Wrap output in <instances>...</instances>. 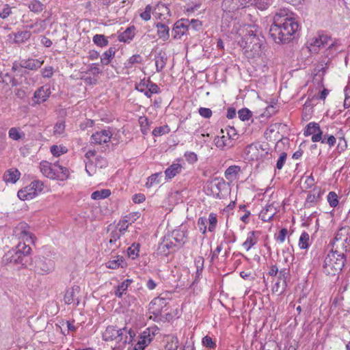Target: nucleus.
Instances as JSON below:
<instances>
[{"label": "nucleus", "mask_w": 350, "mask_h": 350, "mask_svg": "<svg viewBox=\"0 0 350 350\" xmlns=\"http://www.w3.org/2000/svg\"><path fill=\"white\" fill-rule=\"evenodd\" d=\"M299 25L295 18L287 19L278 25H271L269 36L276 43H284L291 40V36L298 30Z\"/></svg>", "instance_id": "f257e3e1"}, {"label": "nucleus", "mask_w": 350, "mask_h": 350, "mask_svg": "<svg viewBox=\"0 0 350 350\" xmlns=\"http://www.w3.org/2000/svg\"><path fill=\"white\" fill-rule=\"evenodd\" d=\"M31 247L25 242H19L15 248L7 252L3 256V262L5 264L25 265L27 258L30 254Z\"/></svg>", "instance_id": "f03ea898"}, {"label": "nucleus", "mask_w": 350, "mask_h": 350, "mask_svg": "<svg viewBox=\"0 0 350 350\" xmlns=\"http://www.w3.org/2000/svg\"><path fill=\"white\" fill-rule=\"evenodd\" d=\"M345 256L343 253L334 251L333 249L326 256L323 266V272L326 275H335L340 273L345 265Z\"/></svg>", "instance_id": "7ed1b4c3"}, {"label": "nucleus", "mask_w": 350, "mask_h": 350, "mask_svg": "<svg viewBox=\"0 0 350 350\" xmlns=\"http://www.w3.org/2000/svg\"><path fill=\"white\" fill-rule=\"evenodd\" d=\"M340 43L338 40L332 41L331 36L326 34H319L313 38L310 44L309 50L312 53H318L319 49L328 46L329 49H336Z\"/></svg>", "instance_id": "20e7f679"}, {"label": "nucleus", "mask_w": 350, "mask_h": 350, "mask_svg": "<svg viewBox=\"0 0 350 350\" xmlns=\"http://www.w3.org/2000/svg\"><path fill=\"white\" fill-rule=\"evenodd\" d=\"M43 183L34 180L31 184L18 191L17 196L22 200H29L36 197L43 190Z\"/></svg>", "instance_id": "39448f33"}, {"label": "nucleus", "mask_w": 350, "mask_h": 350, "mask_svg": "<svg viewBox=\"0 0 350 350\" xmlns=\"http://www.w3.org/2000/svg\"><path fill=\"white\" fill-rule=\"evenodd\" d=\"M290 278V271L288 268H284L280 270L278 275V280L272 288L273 293H278L280 295L284 293L287 286L286 280Z\"/></svg>", "instance_id": "423d86ee"}, {"label": "nucleus", "mask_w": 350, "mask_h": 350, "mask_svg": "<svg viewBox=\"0 0 350 350\" xmlns=\"http://www.w3.org/2000/svg\"><path fill=\"white\" fill-rule=\"evenodd\" d=\"M55 269V262L51 259L39 257L35 260V271L44 275L52 272Z\"/></svg>", "instance_id": "0eeeda50"}, {"label": "nucleus", "mask_w": 350, "mask_h": 350, "mask_svg": "<svg viewBox=\"0 0 350 350\" xmlns=\"http://www.w3.org/2000/svg\"><path fill=\"white\" fill-rule=\"evenodd\" d=\"M169 299H170V297H163L162 296L155 297L149 304V312L158 317L168 304Z\"/></svg>", "instance_id": "6e6552de"}, {"label": "nucleus", "mask_w": 350, "mask_h": 350, "mask_svg": "<svg viewBox=\"0 0 350 350\" xmlns=\"http://www.w3.org/2000/svg\"><path fill=\"white\" fill-rule=\"evenodd\" d=\"M124 330H120L116 327L108 326L103 333V339L105 341H113L120 343L122 339V333Z\"/></svg>", "instance_id": "1a4fd4ad"}, {"label": "nucleus", "mask_w": 350, "mask_h": 350, "mask_svg": "<svg viewBox=\"0 0 350 350\" xmlns=\"http://www.w3.org/2000/svg\"><path fill=\"white\" fill-rule=\"evenodd\" d=\"M304 135H312V141L313 142H318L321 139L323 132L320 128L319 124L312 122L307 124L304 131Z\"/></svg>", "instance_id": "9d476101"}, {"label": "nucleus", "mask_w": 350, "mask_h": 350, "mask_svg": "<svg viewBox=\"0 0 350 350\" xmlns=\"http://www.w3.org/2000/svg\"><path fill=\"white\" fill-rule=\"evenodd\" d=\"M265 149L259 143H253L248 145L245 149V153L251 160H258L262 157Z\"/></svg>", "instance_id": "9b49d317"}, {"label": "nucleus", "mask_w": 350, "mask_h": 350, "mask_svg": "<svg viewBox=\"0 0 350 350\" xmlns=\"http://www.w3.org/2000/svg\"><path fill=\"white\" fill-rule=\"evenodd\" d=\"M112 133L109 130H101L93 133L91 136V144L100 145L109 142L111 138Z\"/></svg>", "instance_id": "f8f14e48"}, {"label": "nucleus", "mask_w": 350, "mask_h": 350, "mask_svg": "<svg viewBox=\"0 0 350 350\" xmlns=\"http://www.w3.org/2000/svg\"><path fill=\"white\" fill-rule=\"evenodd\" d=\"M113 226L112 225H109L107 228V231L111 232L109 234V239L107 243V247L109 250L111 251H114L116 249L118 248L121 245V242L120 239L122 234L118 231H116L113 229Z\"/></svg>", "instance_id": "ddd939ff"}, {"label": "nucleus", "mask_w": 350, "mask_h": 350, "mask_svg": "<svg viewBox=\"0 0 350 350\" xmlns=\"http://www.w3.org/2000/svg\"><path fill=\"white\" fill-rule=\"evenodd\" d=\"M176 244L174 243L170 237H164L163 240L158 245V252L165 256L168 255L170 252L175 250Z\"/></svg>", "instance_id": "4468645a"}, {"label": "nucleus", "mask_w": 350, "mask_h": 350, "mask_svg": "<svg viewBox=\"0 0 350 350\" xmlns=\"http://www.w3.org/2000/svg\"><path fill=\"white\" fill-rule=\"evenodd\" d=\"M189 25H188V21H177L173 27L172 33H174V38L180 39L181 36L187 33Z\"/></svg>", "instance_id": "2eb2a0df"}, {"label": "nucleus", "mask_w": 350, "mask_h": 350, "mask_svg": "<svg viewBox=\"0 0 350 350\" xmlns=\"http://www.w3.org/2000/svg\"><path fill=\"white\" fill-rule=\"evenodd\" d=\"M29 227L25 223H21L16 228L15 233L19 239L27 242H32V234L29 231Z\"/></svg>", "instance_id": "dca6fc26"}, {"label": "nucleus", "mask_w": 350, "mask_h": 350, "mask_svg": "<svg viewBox=\"0 0 350 350\" xmlns=\"http://www.w3.org/2000/svg\"><path fill=\"white\" fill-rule=\"evenodd\" d=\"M51 94L49 88L42 86L39 88L34 93L33 100L36 104H40L47 100Z\"/></svg>", "instance_id": "f3484780"}, {"label": "nucleus", "mask_w": 350, "mask_h": 350, "mask_svg": "<svg viewBox=\"0 0 350 350\" xmlns=\"http://www.w3.org/2000/svg\"><path fill=\"white\" fill-rule=\"evenodd\" d=\"M43 64L44 60L29 58L27 59H23L21 61V67L31 70H36L40 68Z\"/></svg>", "instance_id": "a211bd4d"}, {"label": "nucleus", "mask_w": 350, "mask_h": 350, "mask_svg": "<svg viewBox=\"0 0 350 350\" xmlns=\"http://www.w3.org/2000/svg\"><path fill=\"white\" fill-rule=\"evenodd\" d=\"M21 172L16 168L7 170L3 176V180L8 184H14L20 178Z\"/></svg>", "instance_id": "6ab92c4d"}, {"label": "nucleus", "mask_w": 350, "mask_h": 350, "mask_svg": "<svg viewBox=\"0 0 350 350\" xmlns=\"http://www.w3.org/2000/svg\"><path fill=\"white\" fill-rule=\"evenodd\" d=\"M241 5H254L258 9L265 10L271 4L273 0H239Z\"/></svg>", "instance_id": "aec40b11"}, {"label": "nucleus", "mask_w": 350, "mask_h": 350, "mask_svg": "<svg viewBox=\"0 0 350 350\" xmlns=\"http://www.w3.org/2000/svg\"><path fill=\"white\" fill-rule=\"evenodd\" d=\"M54 176L53 179L64 180L69 176V170L68 168L59 165L57 163H54Z\"/></svg>", "instance_id": "412c9836"}, {"label": "nucleus", "mask_w": 350, "mask_h": 350, "mask_svg": "<svg viewBox=\"0 0 350 350\" xmlns=\"http://www.w3.org/2000/svg\"><path fill=\"white\" fill-rule=\"evenodd\" d=\"M80 288L78 286H74L66 291L64 300L65 304H71L77 299V295L79 293Z\"/></svg>", "instance_id": "4be33fe9"}, {"label": "nucleus", "mask_w": 350, "mask_h": 350, "mask_svg": "<svg viewBox=\"0 0 350 350\" xmlns=\"http://www.w3.org/2000/svg\"><path fill=\"white\" fill-rule=\"evenodd\" d=\"M135 28L134 26L127 27L124 31L118 35V39L120 42L130 43L135 37Z\"/></svg>", "instance_id": "5701e85b"}, {"label": "nucleus", "mask_w": 350, "mask_h": 350, "mask_svg": "<svg viewBox=\"0 0 350 350\" xmlns=\"http://www.w3.org/2000/svg\"><path fill=\"white\" fill-rule=\"evenodd\" d=\"M40 170L42 174L46 177L53 179L54 176V164H51V163L46 161H42L40 163Z\"/></svg>", "instance_id": "b1692460"}, {"label": "nucleus", "mask_w": 350, "mask_h": 350, "mask_svg": "<svg viewBox=\"0 0 350 350\" xmlns=\"http://www.w3.org/2000/svg\"><path fill=\"white\" fill-rule=\"evenodd\" d=\"M293 18L288 16V9L284 8L278 11L273 16V23L271 25H278L287 21V19Z\"/></svg>", "instance_id": "393cba45"}, {"label": "nucleus", "mask_w": 350, "mask_h": 350, "mask_svg": "<svg viewBox=\"0 0 350 350\" xmlns=\"http://www.w3.org/2000/svg\"><path fill=\"white\" fill-rule=\"evenodd\" d=\"M156 70L160 72L165 67L167 61V57L164 52H159L154 56Z\"/></svg>", "instance_id": "a878e982"}, {"label": "nucleus", "mask_w": 350, "mask_h": 350, "mask_svg": "<svg viewBox=\"0 0 350 350\" xmlns=\"http://www.w3.org/2000/svg\"><path fill=\"white\" fill-rule=\"evenodd\" d=\"M182 165L178 163H173L165 171V174L167 178L172 179L176 175L180 174L182 171Z\"/></svg>", "instance_id": "bb28decb"}, {"label": "nucleus", "mask_w": 350, "mask_h": 350, "mask_svg": "<svg viewBox=\"0 0 350 350\" xmlns=\"http://www.w3.org/2000/svg\"><path fill=\"white\" fill-rule=\"evenodd\" d=\"M171 237L177 244L182 245L185 243L187 239L186 231L182 229L174 230L172 232Z\"/></svg>", "instance_id": "cd10ccee"}, {"label": "nucleus", "mask_w": 350, "mask_h": 350, "mask_svg": "<svg viewBox=\"0 0 350 350\" xmlns=\"http://www.w3.org/2000/svg\"><path fill=\"white\" fill-rule=\"evenodd\" d=\"M156 27L157 28V35L159 38L162 39L163 41L167 40L170 38L169 27L161 23H157Z\"/></svg>", "instance_id": "c85d7f7f"}, {"label": "nucleus", "mask_w": 350, "mask_h": 350, "mask_svg": "<svg viewBox=\"0 0 350 350\" xmlns=\"http://www.w3.org/2000/svg\"><path fill=\"white\" fill-rule=\"evenodd\" d=\"M116 48L115 47H109V49L105 51L100 57V62L103 65H108L111 59L114 57L116 54Z\"/></svg>", "instance_id": "c756f323"}, {"label": "nucleus", "mask_w": 350, "mask_h": 350, "mask_svg": "<svg viewBox=\"0 0 350 350\" xmlns=\"http://www.w3.org/2000/svg\"><path fill=\"white\" fill-rule=\"evenodd\" d=\"M246 44H248L247 47H250V44L258 46L260 47L259 38L257 36L256 33L253 30L247 31V35L245 36Z\"/></svg>", "instance_id": "7c9ffc66"}, {"label": "nucleus", "mask_w": 350, "mask_h": 350, "mask_svg": "<svg viewBox=\"0 0 350 350\" xmlns=\"http://www.w3.org/2000/svg\"><path fill=\"white\" fill-rule=\"evenodd\" d=\"M120 330H124V333L122 332V339L120 340V342L122 343V345L126 344H130L133 340V338L135 336V332L133 331L131 329H128L126 327H124L122 329H120Z\"/></svg>", "instance_id": "2f4dec72"}, {"label": "nucleus", "mask_w": 350, "mask_h": 350, "mask_svg": "<svg viewBox=\"0 0 350 350\" xmlns=\"http://www.w3.org/2000/svg\"><path fill=\"white\" fill-rule=\"evenodd\" d=\"M275 215V208L270 205L261 211L259 216L264 221H269Z\"/></svg>", "instance_id": "473e14b6"}, {"label": "nucleus", "mask_w": 350, "mask_h": 350, "mask_svg": "<svg viewBox=\"0 0 350 350\" xmlns=\"http://www.w3.org/2000/svg\"><path fill=\"white\" fill-rule=\"evenodd\" d=\"M241 172V167L238 165H231L225 171V177L228 180L236 178L237 175Z\"/></svg>", "instance_id": "72a5a7b5"}, {"label": "nucleus", "mask_w": 350, "mask_h": 350, "mask_svg": "<svg viewBox=\"0 0 350 350\" xmlns=\"http://www.w3.org/2000/svg\"><path fill=\"white\" fill-rule=\"evenodd\" d=\"M125 265L123 257L120 256H117L116 259L110 260L106 263L107 267L111 269H118L120 267H124Z\"/></svg>", "instance_id": "f704fd0d"}, {"label": "nucleus", "mask_w": 350, "mask_h": 350, "mask_svg": "<svg viewBox=\"0 0 350 350\" xmlns=\"http://www.w3.org/2000/svg\"><path fill=\"white\" fill-rule=\"evenodd\" d=\"M350 232V228L349 227H342L337 232L335 237H334V241H342L347 242V235L349 234ZM333 245L335 244V242L332 243Z\"/></svg>", "instance_id": "c9c22d12"}, {"label": "nucleus", "mask_w": 350, "mask_h": 350, "mask_svg": "<svg viewBox=\"0 0 350 350\" xmlns=\"http://www.w3.org/2000/svg\"><path fill=\"white\" fill-rule=\"evenodd\" d=\"M256 243L257 240L255 237V232L252 231L248 233L247 239L242 245L247 251H249Z\"/></svg>", "instance_id": "e433bc0d"}, {"label": "nucleus", "mask_w": 350, "mask_h": 350, "mask_svg": "<svg viewBox=\"0 0 350 350\" xmlns=\"http://www.w3.org/2000/svg\"><path fill=\"white\" fill-rule=\"evenodd\" d=\"M93 42L100 47H105L109 44L108 38L103 34H96L92 38Z\"/></svg>", "instance_id": "4c0bfd02"}, {"label": "nucleus", "mask_w": 350, "mask_h": 350, "mask_svg": "<svg viewBox=\"0 0 350 350\" xmlns=\"http://www.w3.org/2000/svg\"><path fill=\"white\" fill-rule=\"evenodd\" d=\"M31 35V33L29 31H18L14 33V42L23 43L30 38Z\"/></svg>", "instance_id": "58836bf2"}, {"label": "nucleus", "mask_w": 350, "mask_h": 350, "mask_svg": "<svg viewBox=\"0 0 350 350\" xmlns=\"http://www.w3.org/2000/svg\"><path fill=\"white\" fill-rule=\"evenodd\" d=\"M143 61L142 57L139 55H133L130 57L124 63V67L126 68H131L135 64H141Z\"/></svg>", "instance_id": "ea45409f"}, {"label": "nucleus", "mask_w": 350, "mask_h": 350, "mask_svg": "<svg viewBox=\"0 0 350 350\" xmlns=\"http://www.w3.org/2000/svg\"><path fill=\"white\" fill-rule=\"evenodd\" d=\"M178 340L176 336H168L165 348L166 350H177L178 348Z\"/></svg>", "instance_id": "a19ab883"}, {"label": "nucleus", "mask_w": 350, "mask_h": 350, "mask_svg": "<svg viewBox=\"0 0 350 350\" xmlns=\"http://www.w3.org/2000/svg\"><path fill=\"white\" fill-rule=\"evenodd\" d=\"M310 246V236L308 232H303L299 239V247L300 249L306 250Z\"/></svg>", "instance_id": "79ce46f5"}, {"label": "nucleus", "mask_w": 350, "mask_h": 350, "mask_svg": "<svg viewBox=\"0 0 350 350\" xmlns=\"http://www.w3.org/2000/svg\"><path fill=\"white\" fill-rule=\"evenodd\" d=\"M111 194V191L109 189H101V190H97L94 191L92 195L91 198L93 200H101L105 199L107 197H109Z\"/></svg>", "instance_id": "37998d69"}, {"label": "nucleus", "mask_w": 350, "mask_h": 350, "mask_svg": "<svg viewBox=\"0 0 350 350\" xmlns=\"http://www.w3.org/2000/svg\"><path fill=\"white\" fill-rule=\"evenodd\" d=\"M159 92L160 88L156 83L150 81V82L148 83V88L145 91L144 95L148 98H150L152 94H159Z\"/></svg>", "instance_id": "c03bdc74"}, {"label": "nucleus", "mask_w": 350, "mask_h": 350, "mask_svg": "<svg viewBox=\"0 0 350 350\" xmlns=\"http://www.w3.org/2000/svg\"><path fill=\"white\" fill-rule=\"evenodd\" d=\"M230 137H226L224 135L221 137H216L214 139L215 146L219 148H223L225 146H230Z\"/></svg>", "instance_id": "a18cd8bd"}, {"label": "nucleus", "mask_w": 350, "mask_h": 350, "mask_svg": "<svg viewBox=\"0 0 350 350\" xmlns=\"http://www.w3.org/2000/svg\"><path fill=\"white\" fill-rule=\"evenodd\" d=\"M139 247H140L139 243H133L131 247H129L127 249V254H128L129 257L132 259H135L139 255Z\"/></svg>", "instance_id": "49530a36"}, {"label": "nucleus", "mask_w": 350, "mask_h": 350, "mask_svg": "<svg viewBox=\"0 0 350 350\" xmlns=\"http://www.w3.org/2000/svg\"><path fill=\"white\" fill-rule=\"evenodd\" d=\"M9 137L13 140H18L25 136V134L20 132L19 129L16 127H12L8 132Z\"/></svg>", "instance_id": "de8ad7c7"}, {"label": "nucleus", "mask_w": 350, "mask_h": 350, "mask_svg": "<svg viewBox=\"0 0 350 350\" xmlns=\"http://www.w3.org/2000/svg\"><path fill=\"white\" fill-rule=\"evenodd\" d=\"M207 221H208V231L213 232L217 224V215L215 213H211L208 215V219Z\"/></svg>", "instance_id": "09e8293b"}, {"label": "nucleus", "mask_w": 350, "mask_h": 350, "mask_svg": "<svg viewBox=\"0 0 350 350\" xmlns=\"http://www.w3.org/2000/svg\"><path fill=\"white\" fill-rule=\"evenodd\" d=\"M150 340L151 339L149 338V335L148 336H144L142 340L137 342L133 350H144Z\"/></svg>", "instance_id": "8fccbe9b"}, {"label": "nucleus", "mask_w": 350, "mask_h": 350, "mask_svg": "<svg viewBox=\"0 0 350 350\" xmlns=\"http://www.w3.org/2000/svg\"><path fill=\"white\" fill-rule=\"evenodd\" d=\"M51 152L55 157H59L67 152V149L64 146L53 145L51 147Z\"/></svg>", "instance_id": "3c124183"}, {"label": "nucleus", "mask_w": 350, "mask_h": 350, "mask_svg": "<svg viewBox=\"0 0 350 350\" xmlns=\"http://www.w3.org/2000/svg\"><path fill=\"white\" fill-rule=\"evenodd\" d=\"M29 8L33 12H41L44 10V5L39 1L34 0L29 4Z\"/></svg>", "instance_id": "603ef678"}, {"label": "nucleus", "mask_w": 350, "mask_h": 350, "mask_svg": "<svg viewBox=\"0 0 350 350\" xmlns=\"http://www.w3.org/2000/svg\"><path fill=\"white\" fill-rule=\"evenodd\" d=\"M12 8H11L10 5H3V8L0 9V18L5 19L9 17L12 14Z\"/></svg>", "instance_id": "864d4df0"}, {"label": "nucleus", "mask_w": 350, "mask_h": 350, "mask_svg": "<svg viewBox=\"0 0 350 350\" xmlns=\"http://www.w3.org/2000/svg\"><path fill=\"white\" fill-rule=\"evenodd\" d=\"M161 177V173H156L148 177L146 185L148 187H150L155 184L159 183V178Z\"/></svg>", "instance_id": "5fc2aeb1"}, {"label": "nucleus", "mask_w": 350, "mask_h": 350, "mask_svg": "<svg viewBox=\"0 0 350 350\" xmlns=\"http://www.w3.org/2000/svg\"><path fill=\"white\" fill-rule=\"evenodd\" d=\"M327 201L331 207H336L338 204L337 194L334 191H330L327 195Z\"/></svg>", "instance_id": "6e6d98bb"}, {"label": "nucleus", "mask_w": 350, "mask_h": 350, "mask_svg": "<svg viewBox=\"0 0 350 350\" xmlns=\"http://www.w3.org/2000/svg\"><path fill=\"white\" fill-rule=\"evenodd\" d=\"M238 116L242 121L248 120L252 117L251 111L246 108L241 109L238 111Z\"/></svg>", "instance_id": "4d7b16f0"}, {"label": "nucleus", "mask_w": 350, "mask_h": 350, "mask_svg": "<svg viewBox=\"0 0 350 350\" xmlns=\"http://www.w3.org/2000/svg\"><path fill=\"white\" fill-rule=\"evenodd\" d=\"M336 137L334 135H325L323 137L321 136L320 142L323 144H327L329 148L334 146L336 144Z\"/></svg>", "instance_id": "13d9d810"}, {"label": "nucleus", "mask_w": 350, "mask_h": 350, "mask_svg": "<svg viewBox=\"0 0 350 350\" xmlns=\"http://www.w3.org/2000/svg\"><path fill=\"white\" fill-rule=\"evenodd\" d=\"M128 221L127 220H122L120 221V222L118 224L117 227L113 226V230L116 231H118L120 232V234L123 235L125 232L126 231L129 225L127 224Z\"/></svg>", "instance_id": "bf43d9fd"}, {"label": "nucleus", "mask_w": 350, "mask_h": 350, "mask_svg": "<svg viewBox=\"0 0 350 350\" xmlns=\"http://www.w3.org/2000/svg\"><path fill=\"white\" fill-rule=\"evenodd\" d=\"M128 288L126 287V284H124V283H120L117 286L116 288L114 294L118 297H122L124 294L126 293V290Z\"/></svg>", "instance_id": "052dcab7"}, {"label": "nucleus", "mask_w": 350, "mask_h": 350, "mask_svg": "<svg viewBox=\"0 0 350 350\" xmlns=\"http://www.w3.org/2000/svg\"><path fill=\"white\" fill-rule=\"evenodd\" d=\"M170 131V129L167 126L156 127L152 132V135L155 137L163 135L167 133Z\"/></svg>", "instance_id": "680f3d73"}, {"label": "nucleus", "mask_w": 350, "mask_h": 350, "mask_svg": "<svg viewBox=\"0 0 350 350\" xmlns=\"http://www.w3.org/2000/svg\"><path fill=\"white\" fill-rule=\"evenodd\" d=\"M207 223H208L207 219L204 217H201L198 220V226L199 227V230L204 234L206 232Z\"/></svg>", "instance_id": "e2e57ef3"}, {"label": "nucleus", "mask_w": 350, "mask_h": 350, "mask_svg": "<svg viewBox=\"0 0 350 350\" xmlns=\"http://www.w3.org/2000/svg\"><path fill=\"white\" fill-rule=\"evenodd\" d=\"M203 346L209 348L214 349L216 347L215 342L209 336H206L202 338Z\"/></svg>", "instance_id": "0e129e2a"}, {"label": "nucleus", "mask_w": 350, "mask_h": 350, "mask_svg": "<svg viewBox=\"0 0 350 350\" xmlns=\"http://www.w3.org/2000/svg\"><path fill=\"white\" fill-rule=\"evenodd\" d=\"M185 157L187 161L189 163H194L198 161V156L193 152H186L185 153Z\"/></svg>", "instance_id": "69168bd1"}, {"label": "nucleus", "mask_w": 350, "mask_h": 350, "mask_svg": "<svg viewBox=\"0 0 350 350\" xmlns=\"http://www.w3.org/2000/svg\"><path fill=\"white\" fill-rule=\"evenodd\" d=\"M151 11L152 7L150 5H146L145 10L141 13L140 17L146 21H149L151 18Z\"/></svg>", "instance_id": "338daca9"}, {"label": "nucleus", "mask_w": 350, "mask_h": 350, "mask_svg": "<svg viewBox=\"0 0 350 350\" xmlns=\"http://www.w3.org/2000/svg\"><path fill=\"white\" fill-rule=\"evenodd\" d=\"M53 133L55 135H62L65 129V124L64 122H57L55 124L53 128Z\"/></svg>", "instance_id": "774afa93"}]
</instances>
